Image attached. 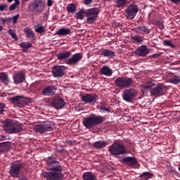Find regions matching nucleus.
I'll list each match as a JSON object with an SVG mask.
<instances>
[{
    "instance_id": "nucleus-1",
    "label": "nucleus",
    "mask_w": 180,
    "mask_h": 180,
    "mask_svg": "<svg viewBox=\"0 0 180 180\" xmlns=\"http://www.w3.org/2000/svg\"><path fill=\"white\" fill-rule=\"evenodd\" d=\"M46 169L51 172H45L43 174V176L46 180H63L64 174V166L61 165L57 158L53 156H49L46 160Z\"/></svg>"
},
{
    "instance_id": "nucleus-2",
    "label": "nucleus",
    "mask_w": 180,
    "mask_h": 180,
    "mask_svg": "<svg viewBox=\"0 0 180 180\" xmlns=\"http://www.w3.org/2000/svg\"><path fill=\"white\" fill-rule=\"evenodd\" d=\"M108 151L110 154H111L112 157H115V158H122L121 155H127L129 153L124 145L117 142H115L110 146Z\"/></svg>"
},
{
    "instance_id": "nucleus-3",
    "label": "nucleus",
    "mask_w": 180,
    "mask_h": 180,
    "mask_svg": "<svg viewBox=\"0 0 180 180\" xmlns=\"http://www.w3.org/2000/svg\"><path fill=\"white\" fill-rule=\"evenodd\" d=\"M4 129L5 131L10 134H16L23 131V127L21 124H18L12 120H6L4 121Z\"/></svg>"
},
{
    "instance_id": "nucleus-4",
    "label": "nucleus",
    "mask_w": 180,
    "mask_h": 180,
    "mask_svg": "<svg viewBox=\"0 0 180 180\" xmlns=\"http://www.w3.org/2000/svg\"><path fill=\"white\" fill-rule=\"evenodd\" d=\"M104 119L103 116L91 114L89 117L83 119V124L86 129H92L94 126L101 124Z\"/></svg>"
},
{
    "instance_id": "nucleus-5",
    "label": "nucleus",
    "mask_w": 180,
    "mask_h": 180,
    "mask_svg": "<svg viewBox=\"0 0 180 180\" xmlns=\"http://www.w3.org/2000/svg\"><path fill=\"white\" fill-rule=\"evenodd\" d=\"M11 103L18 108H25L29 103H32L31 98H26L23 96H15L10 98Z\"/></svg>"
},
{
    "instance_id": "nucleus-6",
    "label": "nucleus",
    "mask_w": 180,
    "mask_h": 180,
    "mask_svg": "<svg viewBox=\"0 0 180 180\" xmlns=\"http://www.w3.org/2000/svg\"><path fill=\"white\" fill-rule=\"evenodd\" d=\"M34 130L37 133H46L54 130V122L46 121L35 125Z\"/></svg>"
},
{
    "instance_id": "nucleus-7",
    "label": "nucleus",
    "mask_w": 180,
    "mask_h": 180,
    "mask_svg": "<svg viewBox=\"0 0 180 180\" xmlns=\"http://www.w3.org/2000/svg\"><path fill=\"white\" fill-rule=\"evenodd\" d=\"M115 84L121 89H126L133 85V79L127 77H120L115 80Z\"/></svg>"
},
{
    "instance_id": "nucleus-8",
    "label": "nucleus",
    "mask_w": 180,
    "mask_h": 180,
    "mask_svg": "<svg viewBox=\"0 0 180 180\" xmlns=\"http://www.w3.org/2000/svg\"><path fill=\"white\" fill-rule=\"evenodd\" d=\"M139 12V7H137V5L131 4H129L124 11V16L126 19L128 20H133L134 18H136V15H137V13Z\"/></svg>"
},
{
    "instance_id": "nucleus-9",
    "label": "nucleus",
    "mask_w": 180,
    "mask_h": 180,
    "mask_svg": "<svg viewBox=\"0 0 180 180\" xmlns=\"http://www.w3.org/2000/svg\"><path fill=\"white\" fill-rule=\"evenodd\" d=\"M23 165L19 161H15L11 163L9 169V174L13 178H19L20 174V169H22Z\"/></svg>"
},
{
    "instance_id": "nucleus-10",
    "label": "nucleus",
    "mask_w": 180,
    "mask_h": 180,
    "mask_svg": "<svg viewBox=\"0 0 180 180\" xmlns=\"http://www.w3.org/2000/svg\"><path fill=\"white\" fill-rule=\"evenodd\" d=\"M84 15L86 18L87 22L92 24V23H94L95 20H96V18L99 15V10L96 8L87 9L84 12Z\"/></svg>"
},
{
    "instance_id": "nucleus-11",
    "label": "nucleus",
    "mask_w": 180,
    "mask_h": 180,
    "mask_svg": "<svg viewBox=\"0 0 180 180\" xmlns=\"http://www.w3.org/2000/svg\"><path fill=\"white\" fill-rule=\"evenodd\" d=\"M28 8L32 9L33 12L40 13V12H43L44 11V2L41 0H34L29 4Z\"/></svg>"
},
{
    "instance_id": "nucleus-12",
    "label": "nucleus",
    "mask_w": 180,
    "mask_h": 180,
    "mask_svg": "<svg viewBox=\"0 0 180 180\" xmlns=\"http://www.w3.org/2000/svg\"><path fill=\"white\" fill-rule=\"evenodd\" d=\"M137 91L134 89H126L122 93V98L126 102H133V99L136 98Z\"/></svg>"
},
{
    "instance_id": "nucleus-13",
    "label": "nucleus",
    "mask_w": 180,
    "mask_h": 180,
    "mask_svg": "<svg viewBox=\"0 0 180 180\" xmlns=\"http://www.w3.org/2000/svg\"><path fill=\"white\" fill-rule=\"evenodd\" d=\"M67 68L64 65H56L52 68V75L54 78H61L65 75Z\"/></svg>"
},
{
    "instance_id": "nucleus-14",
    "label": "nucleus",
    "mask_w": 180,
    "mask_h": 180,
    "mask_svg": "<svg viewBox=\"0 0 180 180\" xmlns=\"http://www.w3.org/2000/svg\"><path fill=\"white\" fill-rule=\"evenodd\" d=\"M164 94H165L164 85L160 84L150 89V95L152 96H157L158 98V96H162Z\"/></svg>"
},
{
    "instance_id": "nucleus-15",
    "label": "nucleus",
    "mask_w": 180,
    "mask_h": 180,
    "mask_svg": "<svg viewBox=\"0 0 180 180\" xmlns=\"http://www.w3.org/2000/svg\"><path fill=\"white\" fill-rule=\"evenodd\" d=\"M134 53L136 56H139V57H146L150 53V51L146 45H141L136 49Z\"/></svg>"
},
{
    "instance_id": "nucleus-16",
    "label": "nucleus",
    "mask_w": 180,
    "mask_h": 180,
    "mask_svg": "<svg viewBox=\"0 0 180 180\" xmlns=\"http://www.w3.org/2000/svg\"><path fill=\"white\" fill-rule=\"evenodd\" d=\"M81 60H82V55L80 53H77L73 54L72 56L67 60L66 64H68V65H74L81 61Z\"/></svg>"
},
{
    "instance_id": "nucleus-17",
    "label": "nucleus",
    "mask_w": 180,
    "mask_h": 180,
    "mask_svg": "<svg viewBox=\"0 0 180 180\" xmlns=\"http://www.w3.org/2000/svg\"><path fill=\"white\" fill-rule=\"evenodd\" d=\"M98 96L96 94H85L82 96V102L85 103H95L96 102Z\"/></svg>"
},
{
    "instance_id": "nucleus-18",
    "label": "nucleus",
    "mask_w": 180,
    "mask_h": 180,
    "mask_svg": "<svg viewBox=\"0 0 180 180\" xmlns=\"http://www.w3.org/2000/svg\"><path fill=\"white\" fill-rule=\"evenodd\" d=\"M13 81L15 84H22V82H25L26 79V76L23 72H18L15 73L13 76Z\"/></svg>"
},
{
    "instance_id": "nucleus-19",
    "label": "nucleus",
    "mask_w": 180,
    "mask_h": 180,
    "mask_svg": "<svg viewBox=\"0 0 180 180\" xmlns=\"http://www.w3.org/2000/svg\"><path fill=\"white\" fill-rule=\"evenodd\" d=\"M56 91H57V88L53 85L48 86L42 91V95L44 96H53L56 94Z\"/></svg>"
},
{
    "instance_id": "nucleus-20",
    "label": "nucleus",
    "mask_w": 180,
    "mask_h": 180,
    "mask_svg": "<svg viewBox=\"0 0 180 180\" xmlns=\"http://www.w3.org/2000/svg\"><path fill=\"white\" fill-rule=\"evenodd\" d=\"M135 33L139 34H150L151 33V29L146 25L138 26L134 29Z\"/></svg>"
},
{
    "instance_id": "nucleus-21",
    "label": "nucleus",
    "mask_w": 180,
    "mask_h": 180,
    "mask_svg": "<svg viewBox=\"0 0 180 180\" xmlns=\"http://www.w3.org/2000/svg\"><path fill=\"white\" fill-rule=\"evenodd\" d=\"M52 106H53L55 109H63V108L65 106V101H64L63 98L56 99L52 102Z\"/></svg>"
},
{
    "instance_id": "nucleus-22",
    "label": "nucleus",
    "mask_w": 180,
    "mask_h": 180,
    "mask_svg": "<svg viewBox=\"0 0 180 180\" xmlns=\"http://www.w3.org/2000/svg\"><path fill=\"white\" fill-rule=\"evenodd\" d=\"M100 74L105 77H112L113 70L109 66L103 65L100 70Z\"/></svg>"
},
{
    "instance_id": "nucleus-23",
    "label": "nucleus",
    "mask_w": 180,
    "mask_h": 180,
    "mask_svg": "<svg viewBox=\"0 0 180 180\" xmlns=\"http://www.w3.org/2000/svg\"><path fill=\"white\" fill-rule=\"evenodd\" d=\"M122 162H124L125 164H128L129 167H134L137 164V160L135 158L133 157H124Z\"/></svg>"
},
{
    "instance_id": "nucleus-24",
    "label": "nucleus",
    "mask_w": 180,
    "mask_h": 180,
    "mask_svg": "<svg viewBox=\"0 0 180 180\" xmlns=\"http://www.w3.org/2000/svg\"><path fill=\"white\" fill-rule=\"evenodd\" d=\"M71 51L61 52L56 55L58 60L60 61H64V60H68L71 57Z\"/></svg>"
},
{
    "instance_id": "nucleus-25",
    "label": "nucleus",
    "mask_w": 180,
    "mask_h": 180,
    "mask_svg": "<svg viewBox=\"0 0 180 180\" xmlns=\"http://www.w3.org/2000/svg\"><path fill=\"white\" fill-rule=\"evenodd\" d=\"M93 146L97 150H102V148H105L108 146V142L106 141H97L94 143Z\"/></svg>"
},
{
    "instance_id": "nucleus-26",
    "label": "nucleus",
    "mask_w": 180,
    "mask_h": 180,
    "mask_svg": "<svg viewBox=\"0 0 180 180\" xmlns=\"http://www.w3.org/2000/svg\"><path fill=\"white\" fill-rule=\"evenodd\" d=\"M11 150V142L0 143V151L1 153H8Z\"/></svg>"
},
{
    "instance_id": "nucleus-27",
    "label": "nucleus",
    "mask_w": 180,
    "mask_h": 180,
    "mask_svg": "<svg viewBox=\"0 0 180 180\" xmlns=\"http://www.w3.org/2000/svg\"><path fill=\"white\" fill-rule=\"evenodd\" d=\"M71 33L70 28H61L55 32L57 36H68Z\"/></svg>"
},
{
    "instance_id": "nucleus-28",
    "label": "nucleus",
    "mask_w": 180,
    "mask_h": 180,
    "mask_svg": "<svg viewBox=\"0 0 180 180\" xmlns=\"http://www.w3.org/2000/svg\"><path fill=\"white\" fill-rule=\"evenodd\" d=\"M101 55L103 57H108V58H113L115 57V52L108 49L101 50Z\"/></svg>"
},
{
    "instance_id": "nucleus-29",
    "label": "nucleus",
    "mask_w": 180,
    "mask_h": 180,
    "mask_svg": "<svg viewBox=\"0 0 180 180\" xmlns=\"http://www.w3.org/2000/svg\"><path fill=\"white\" fill-rule=\"evenodd\" d=\"M82 179L83 180H96V176L92 172H85L82 174Z\"/></svg>"
},
{
    "instance_id": "nucleus-30",
    "label": "nucleus",
    "mask_w": 180,
    "mask_h": 180,
    "mask_svg": "<svg viewBox=\"0 0 180 180\" xmlns=\"http://www.w3.org/2000/svg\"><path fill=\"white\" fill-rule=\"evenodd\" d=\"M23 32L27 39H34V32L30 28H24Z\"/></svg>"
},
{
    "instance_id": "nucleus-31",
    "label": "nucleus",
    "mask_w": 180,
    "mask_h": 180,
    "mask_svg": "<svg viewBox=\"0 0 180 180\" xmlns=\"http://www.w3.org/2000/svg\"><path fill=\"white\" fill-rule=\"evenodd\" d=\"M154 176V174L153 173H150L149 172H144L143 173L141 174L139 176V178H142V179L148 180L150 179V178H153Z\"/></svg>"
},
{
    "instance_id": "nucleus-32",
    "label": "nucleus",
    "mask_w": 180,
    "mask_h": 180,
    "mask_svg": "<svg viewBox=\"0 0 180 180\" xmlns=\"http://www.w3.org/2000/svg\"><path fill=\"white\" fill-rule=\"evenodd\" d=\"M34 30L37 33H44L46 30V27L43 26V24L39 23L34 26Z\"/></svg>"
},
{
    "instance_id": "nucleus-33",
    "label": "nucleus",
    "mask_w": 180,
    "mask_h": 180,
    "mask_svg": "<svg viewBox=\"0 0 180 180\" xmlns=\"http://www.w3.org/2000/svg\"><path fill=\"white\" fill-rule=\"evenodd\" d=\"M131 40L134 43H137L138 44H141V43H143V41L142 37H141L139 34L132 36Z\"/></svg>"
},
{
    "instance_id": "nucleus-34",
    "label": "nucleus",
    "mask_w": 180,
    "mask_h": 180,
    "mask_svg": "<svg viewBox=\"0 0 180 180\" xmlns=\"http://www.w3.org/2000/svg\"><path fill=\"white\" fill-rule=\"evenodd\" d=\"M115 5L117 8H126V5H127V0H116Z\"/></svg>"
},
{
    "instance_id": "nucleus-35",
    "label": "nucleus",
    "mask_w": 180,
    "mask_h": 180,
    "mask_svg": "<svg viewBox=\"0 0 180 180\" xmlns=\"http://www.w3.org/2000/svg\"><path fill=\"white\" fill-rule=\"evenodd\" d=\"M0 81L3 82V84H8V82H9V77H8V75H6V73L1 72Z\"/></svg>"
},
{
    "instance_id": "nucleus-36",
    "label": "nucleus",
    "mask_w": 180,
    "mask_h": 180,
    "mask_svg": "<svg viewBox=\"0 0 180 180\" xmlns=\"http://www.w3.org/2000/svg\"><path fill=\"white\" fill-rule=\"evenodd\" d=\"M66 9L68 11V13H74L75 11H77V8L75 7V4H70L66 7Z\"/></svg>"
},
{
    "instance_id": "nucleus-37",
    "label": "nucleus",
    "mask_w": 180,
    "mask_h": 180,
    "mask_svg": "<svg viewBox=\"0 0 180 180\" xmlns=\"http://www.w3.org/2000/svg\"><path fill=\"white\" fill-rule=\"evenodd\" d=\"M20 46L23 49V51H27V49H30V47H32V43L22 42Z\"/></svg>"
},
{
    "instance_id": "nucleus-38",
    "label": "nucleus",
    "mask_w": 180,
    "mask_h": 180,
    "mask_svg": "<svg viewBox=\"0 0 180 180\" xmlns=\"http://www.w3.org/2000/svg\"><path fill=\"white\" fill-rule=\"evenodd\" d=\"M153 86H155V84L153 83V82H148L144 86L143 89H146V91H148V89H153L151 88H153Z\"/></svg>"
},
{
    "instance_id": "nucleus-39",
    "label": "nucleus",
    "mask_w": 180,
    "mask_h": 180,
    "mask_svg": "<svg viewBox=\"0 0 180 180\" xmlns=\"http://www.w3.org/2000/svg\"><path fill=\"white\" fill-rule=\"evenodd\" d=\"M171 84H175L176 85L180 84V76H175L169 79Z\"/></svg>"
},
{
    "instance_id": "nucleus-40",
    "label": "nucleus",
    "mask_w": 180,
    "mask_h": 180,
    "mask_svg": "<svg viewBox=\"0 0 180 180\" xmlns=\"http://www.w3.org/2000/svg\"><path fill=\"white\" fill-rule=\"evenodd\" d=\"M164 46H167L168 47H172V49H175L176 46L171 42V41L165 40L163 41Z\"/></svg>"
},
{
    "instance_id": "nucleus-41",
    "label": "nucleus",
    "mask_w": 180,
    "mask_h": 180,
    "mask_svg": "<svg viewBox=\"0 0 180 180\" xmlns=\"http://www.w3.org/2000/svg\"><path fill=\"white\" fill-rule=\"evenodd\" d=\"M0 20L2 22L3 25H5L6 23H11V20H12V18H1Z\"/></svg>"
},
{
    "instance_id": "nucleus-42",
    "label": "nucleus",
    "mask_w": 180,
    "mask_h": 180,
    "mask_svg": "<svg viewBox=\"0 0 180 180\" xmlns=\"http://www.w3.org/2000/svg\"><path fill=\"white\" fill-rule=\"evenodd\" d=\"M8 34H11V36L13 39H15V40H16V39H18V37L16 36V33H15V31H13V30L10 29L8 30Z\"/></svg>"
},
{
    "instance_id": "nucleus-43",
    "label": "nucleus",
    "mask_w": 180,
    "mask_h": 180,
    "mask_svg": "<svg viewBox=\"0 0 180 180\" xmlns=\"http://www.w3.org/2000/svg\"><path fill=\"white\" fill-rule=\"evenodd\" d=\"M75 16L77 19H79V20H82V19H84V13L78 12L77 13H76Z\"/></svg>"
},
{
    "instance_id": "nucleus-44",
    "label": "nucleus",
    "mask_w": 180,
    "mask_h": 180,
    "mask_svg": "<svg viewBox=\"0 0 180 180\" xmlns=\"http://www.w3.org/2000/svg\"><path fill=\"white\" fill-rule=\"evenodd\" d=\"M5 105L2 103H0V115H2L5 112Z\"/></svg>"
},
{
    "instance_id": "nucleus-45",
    "label": "nucleus",
    "mask_w": 180,
    "mask_h": 180,
    "mask_svg": "<svg viewBox=\"0 0 180 180\" xmlns=\"http://www.w3.org/2000/svg\"><path fill=\"white\" fill-rule=\"evenodd\" d=\"M12 19L13 25H16L18 22V19H19V14L14 15Z\"/></svg>"
},
{
    "instance_id": "nucleus-46",
    "label": "nucleus",
    "mask_w": 180,
    "mask_h": 180,
    "mask_svg": "<svg viewBox=\"0 0 180 180\" xmlns=\"http://www.w3.org/2000/svg\"><path fill=\"white\" fill-rule=\"evenodd\" d=\"M156 25L159 27V29H164V25L161 23V21H157Z\"/></svg>"
},
{
    "instance_id": "nucleus-47",
    "label": "nucleus",
    "mask_w": 180,
    "mask_h": 180,
    "mask_svg": "<svg viewBox=\"0 0 180 180\" xmlns=\"http://www.w3.org/2000/svg\"><path fill=\"white\" fill-rule=\"evenodd\" d=\"M16 5H18V4L13 3L11 6H10V11H15V9H16Z\"/></svg>"
},
{
    "instance_id": "nucleus-48",
    "label": "nucleus",
    "mask_w": 180,
    "mask_h": 180,
    "mask_svg": "<svg viewBox=\"0 0 180 180\" xmlns=\"http://www.w3.org/2000/svg\"><path fill=\"white\" fill-rule=\"evenodd\" d=\"M101 110H105V112H110V110L108 108H106L105 106H101L100 108Z\"/></svg>"
},
{
    "instance_id": "nucleus-49",
    "label": "nucleus",
    "mask_w": 180,
    "mask_h": 180,
    "mask_svg": "<svg viewBox=\"0 0 180 180\" xmlns=\"http://www.w3.org/2000/svg\"><path fill=\"white\" fill-rule=\"evenodd\" d=\"M5 8H6V4H0V11L3 12L5 11Z\"/></svg>"
},
{
    "instance_id": "nucleus-50",
    "label": "nucleus",
    "mask_w": 180,
    "mask_h": 180,
    "mask_svg": "<svg viewBox=\"0 0 180 180\" xmlns=\"http://www.w3.org/2000/svg\"><path fill=\"white\" fill-rule=\"evenodd\" d=\"M170 2H172V4H175V5H178L180 4V0H169Z\"/></svg>"
},
{
    "instance_id": "nucleus-51",
    "label": "nucleus",
    "mask_w": 180,
    "mask_h": 180,
    "mask_svg": "<svg viewBox=\"0 0 180 180\" xmlns=\"http://www.w3.org/2000/svg\"><path fill=\"white\" fill-rule=\"evenodd\" d=\"M46 5H47V6H52L53 1L52 0H47Z\"/></svg>"
},
{
    "instance_id": "nucleus-52",
    "label": "nucleus",
    "mask_w": 180,
    "mask_h": 180,
    "mask_svg": "<svg viewBox=\"0 0 180 180\" xmlns=\"http://www.w3.org/2000/svg\"><path fill=\"white\" fill-rule=\"evenodd\" d=\"M161 54H162V53H154L153 55V58H158V57H160V56H161Z\"/></svg>"
},
{
    "instance_id": "nucleus-53",
    "label": "nucleus",
    "mask_w": 180,
    "mask_h": 180,
    "mask_svg": "<svg viewBox=\"0 0 180 180\" xmlns=\"http://www.w3.org/2000/svg\"><path fill=\"white\" fill-rule=\"evenodd\" d=\"M84 5H89L92 3V0H84Z\"/></svg>"
},
{
    "instance_id": "nucleus-54",
    "label": "nucleus",
    "mask_w": 180,
    "mask_h": 180,
    "mask_svg": "<svg viewBox=\"0 0 180 180\" xmlns=\"http://www.w3.org/2000/svg\"><path fill=\"white\" fill-rule=\"evenodd\" d=\"M12 1H13V0H8V2L11 3V2H12ZM14 1L17 4V5H19L20 4L19 0H14Z\"/></svg>"
},
{
    "instance_id": "nucleus-55",
    "label": "nucleus",
    "mask_w": 180,
    "mask_h": 180,
    "mask_svg": "<svg viewBox=\"0 0 180 180\" xmlns=\"http://www.w3.org/2000/svg\"><path fill=\"white\" fill-rule=\"evenodd\" d=\"M67 144H68L69 146H72L73 143L72 141L71 140H68L66 141Z\"/></svg>"
},
{
    "instance_id": "nucleus-56",
    "label": "nucleus",
    "mask_w": 180,
    "mask_h": 180,
    "mask_svg": "<svg viewBox=\"0 0 180 180\" xmlns=\"http://www.w3.org/2000/svg\"><path fill=\"white\" fill-rule=\"evenodd\" d=\"M6 136H2L1 139H0V141H4V140H6Z\"/></svg>"
},
{
    "instance_id": "nucleus-57",
    "label": "nucleus",
    "mask_w": 180,
    "mask_h": 180,
    "mask_svg": "<svg viewBox=\"0 0 180 180\" xmlns=\"http://www.w3.org/2000/svg\"><path fill=\"white\" fill-rule=\"evenodd\" d=\"M2 30H4V27H2V25H0V32H2Z\"/></svg>"
},
{
    "instance_id": "nucleus-58",
    "label": "nucleus",
    "mask_w": 180,
    "mask_h": 180,
    "mask_svg": "<svg viewBox=\"0 0 180 180\" xmlns=\"http://www.w3.org/2000/svg\"><path fill=\"white\" fill-rule=\"evenodd\" d=\"M24 2H29L30 0H22Z\"/></svg>"
},
{
    "instance_id": "nucleus-59",
    "label": "nucleus",
    "mask_w": 180,
    "mask_h": 180,
    "mask_svg": "<svg viewBox=\"0 0 180 180\" xmlns=\"http://www.w3.org/2000/svg\"><path fill=\"white\" fill-rule=\"evenodd\" d=\"M22 180H28L27 178H23Z\"/></svg>"
},
{
    "instance_id": "nucleus-60",
    "label": "nucleus",
    "mask_w": 180,
    "mask_h": 180,
    "mask_svg": "<svg viewBox=\"0 0 180 180\" xmlns=\"http://www.w3.org/2000/svg\"><path fill=\"white\" fill-rule=\"evenodd\" d=\"M103 1H111V0H103Z\"/></svg>"
}]
</instances>
